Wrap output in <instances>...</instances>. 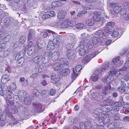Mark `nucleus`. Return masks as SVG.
I'll return each mask as SVG.
<instances>
[{
    "instance_id": "f257e3e1",
    "label": "nucleus",
    "mask_w": 129,
    "mask_h": 129,
    "mask_svg": "<svg viewBox=\"0 0 129 129\" xmlns=\"http://www.w3.org/2000/svg\"><path fill=\"white\" fill-rule=\"evenodd\" d=\"M60 55L59 52L57 51H54L52 53L51 51H49L46 52L43 55L42 59H44L45 60H46L47 62L50 59L53 60H55L57 59Z\"/></svg>"
},
{
    "instance_id": "f03ea898",
    "label": "nucleus",
    "mask_w": 129,
    "mask_h": 129,
    "mask_svg": "<svg viewBox=\"0 0 129 129\" xmlns=\"http://www.w3.org/2000/svg\"><path fill=\"white\" fill-rule=\"evenodd\" d=\"M88 42V40H84L80 42L78 50L80 56L84 55L89 52Z\"/></svg>"
},
{
    "instance_id": "7ed1b4c3",
    "label": "nucleus",
    "mask_w": 129,
    "mask_h": 129,
    "mask_svg": "<svg viewBox=\"0 0 129 129\" xmlns=\"http://www.w3.org/2000/svg\"><path fill=\"white\" fill-rule=\"evenodd\" d=\"M51 67L55 71H59L63 68V66H68V62L64 58H61L59 60L58 63L56 62L52 64Z\"/></svg>"
},
{
    "instance_id": "20e7f679",
    "label": "nucleus",
    "mask_w": 129,
    "mask_h": 129,
    "mask_svg": "<svg viewBox=\"0 0 129 129\" xmlns=\"http://www.w3.org/2000/svg\"><path fill=\"white\" fill-rule=\"evenodd\" d=\"M116 70L114 71L113 70L112 71L109 72L108 76H106L102 79V81L103 82H105L107 84V85H108L109 84L110 85V83L113 79L112 75L116 74Z\"/></svg>"
},
{
    "instance_id": "39448f33",
    "label": "nucleus",
    "mask_w": 129,
    "mask_h": 129,
    "mask_svg": "<svg viewBox=\"0 0 129 129\" xmlns=\"http://www.w3.org/2000/svg\"><path fill=\"white\" fill-rule=\"evenodd\" d=\"M76 24V22L75 21L67 19L62 21L60 24L62 27L67 28L69 26H74Z\"/></svg>"
},
{
    "instance_id": "423d86ee",
    "label": "nucleus",
    "mask_w": 129,
    "mask_h": 129,
    "mask_svg": "<svg viewBox=\"0 0 129 129\" xmlns=\"http://www.w3.org/2000/svg\"><path fill=\"white\" fill-rule=\"evenodd\" d=\"M112 29H109L108 27H106L104 29V31L106 34L109 33L111 34V36L113 37H117L119 35L118 31L117 30H114V28L112 27Z\"/></svg>"
},
{
    "instance_id": "0eeeda50",
    "label": "nucleus",
    "mask_w": 129,
    "mask_h": 129,
    "mask_svg": "<svg viewBox=\"0 0 129 129\" xmlns=\"http://www.w3.org/2000/svg\"><path fill=\"white\" fill-rule=\"evenodd\" d=\"M8 116L11 118L10 120V124L14 125L18 123V121L13 116L12 113L10 112H9L7 113Z\"/></svg>"
},
{
    "instance_id": "6e6552de",
    "label": "nucleus",
    "mask_w": 129,
    "mask_h": 129,
    "mask_svg": "<svg viewBox=\"0 0 129 129\" xmlns=\"http://www.w3.org/2000/svg\"><path fill=\"white\" fill-rule=\"evenodd\" d=\"M50 78L52 82L54 84L60 83V78L58 75L53 74L51 76Z\"/></svg>"
},
{
    "instance_id": "1a4fd4ad",
    "label": "nucleus",
    "mask_w": 129,
    "mask_h": 129,
    "mask_svg": "<svg viewBox=\"0 0 129 129\" xmlns=\"http://www.w3.org/2000/svg\"><path fill=\"white\" fill-rule=\"evenodd\" d=\"M101 114L100 118L103 119L104 124L109 123L110 121V119L108 115L104 113Z\"/></svg>"
},
{
    "instance_id": "9d476101",
    "label": "nucleus",
    "mask_w": 129,
    "mask_h": 129,
    "mask_svg": "<svg viewBox=\"0 0 129 129\" xmlns=\"http://www.w3.org/2000/svg\"><path fill=\"white\" fill-rule=\"evenodd\" d=\"M101 109L106 112H109L113 109V106L112 105H104L102 106Z\"/></svg>"
},
{
    "instance_id": "9b49d317",
    "label": "nucleus",
    "mask_w": 129,
    "mask_h": 129,
    "mask_svg": "<svg viewBox=\"0 0 129 129\" xmlns=\"http://www.w3.org/2000/svg\"><path fill=\"white\" fill-rule=\"evenodd\" d=\"M92 97L96 101H101L103 98V96L98 93H93L92 94Z\"/></svg>"
},
{
    "instance_id": "f8f14e48",
    "label": "nucleus",
    "mask_w": 129,
    "mask_h": 129,
    "mask_svg": "<svg viewBox=\"0 0 129 129\" xmlns=\"http://www.w3.org/2000/svg\"><path fill=\"white\" fill-rule=\"evenodd\" d=\"M120 59L119 57H117L114 58L112 60V63L113 65L115 67H118L121 65V64L122 63L120 62L119 60Z\"/></svg>"
},
{
    "instance_id": "ddd939ff",
    "label": "nucleus",
    "mask_w": 129,
    "mask_h": 129,
    "mask_svg": "<svg viewBox=\"0 0 129 129\" xmlns=\"http://www.w3.org/2000/svg\"><path fill=\"white\" fill-rule=\"evenodd\" d=\"M33 105L34 106L35 110L38 112H40L43 110L41 105L40 103H33Z\"/></svg>"
},
{
    "instance_id": "4468645a",
    "label": "nucleus",
    "mask_w": 129,
    "mask_h": 129,
    "mask_svg": "<svg viewBox=\"0 0 129 129\" xmlns=\"http://www.w3.org/2000/svg\"><path fill=\"white\" fill-rule=\"evenodd\" d=\"M66 14L65 11L61 10L58 12L57 17L59 20H62L64 18Z\"/></svg>"
},
{
    "instance_id": "2eb2a0df",
    "label": "nucleus",
    "mask_w": 129,
    "mask_h": 129,
    "mask_svg": "<svg viewBox=\"0 0 129 129\" xmlns=\"http://www.w3.org/2000/svg\"><path fill=\"white\" fill-rule=\"evenodd\" d=\"M96 34L99 37L101 40H102V38L104 39L106 38V35L102 30H99L96 32Z\"/></svg>"
},
{
    "instance_id": "dca6fc26",
    "label": "nucleus",
    "mask_w": 129,
    "mask_h": 129,
    "mask_svg": "<svg viewBox=\"0 0 129 129\" xmlns=\"http://www.w3.org/2000/svg\"><path fill=\"white\" fill-rule=\"evenodd\" d=\"M70 73V70L69 68H67L65 69L62 70L60 71L59 74L62 76H65L69 74Z\"/></svg>"
},
{
    "instance_id": "f3484780",
    "label": "nucleus",
    "mask_w": 129,
    "mask_h": 129,
    "mask_svg": "<svg viewBox=\"0 0 129 129\" xmlns=\"http://www.w3.org/2000/svg\"><path fill=\"white\" fill-rule=\"evenodd\" d=\"M54 44L59 47L61 44L60 40L57 37H55L53 39L52 42Z\"/></svg>"
},
{
    "instance_id": "a211bd4d",
    "label": "nucleus",
    "mask_w": 129,
    "mask_h": 129,
    "mask_svg": "<svg viewBox=\"0 0 129 129\" xmlns=\"http://www.w3.org/2000/svg\"><path fill=\"white\" fill-rule=\"evenodd\" d=\"M96 119L95 120L96 124L99 126H101L104 124L103 119L99 117H96Z\"/></svg>"
},
{
    "instance_id": "6ab92c4d",
    "label": "nucleus",
    "mask_w": 129,
    "mask_h": 129,
    "mask_svg": "<svg viewBox=\"0 0 129 129\" xmlns=\"http://www.w3.org/2000/svg\"><path fill=\"white\" fill-rule=\"evenodd\" d=\"M36 45L34 44V42L32 41H29L27 44L26 47V49L29 50L31 48H34Z\"/></svg>"
},
{
    "instance_id": "aec40b11",
    "label": "nucleus",
    "mask_w": 129,
    "mask_h": 129,
    "mask_svg": "<svg viewBox=\"0 0 129 129\" xmlns=\"http://www.w3.org/2000/svg\"><path fill=\"white\" fill-rule=\"evenodd\" d=\"M47 48L49 50H52L54 48V44L51 41H49L47 46Z\"/></svg>"
},
{
    "instance_id": "412c9836",
    "label": "nucleus",
    "mask_w": 129,
    "mask_h": 129,
    "mask_svg": "<svg viewBox=\"0 0 129 129\" xmlns=\"http://www.w3.org/2000/svg\"><path fill=\"white\" fill-rule=\"evenodd\" d=\"M9 80L10 79L9 78L8 75L7 74H5L2 78L1 81L3 83H5Z\"/></svg>"
},
{
    "instance_id": "4be33fe9",
    "label": "nucleus",
    "mask_w": 129,
    "mask_h": 129,
    "mask_svg": "<svg viewBox=\"0 0 129 129\" xmlns=\"http://www.w3.org/2000/svg\"><path fill=\"white\" fill-rule=\"evenodd\" d=\"M104 103L105 105H112L113 104L114 102L112 100L108 98L104 101Z\"/></svg>"
},
{
    "instance_id": "5701e85b",
    "label": "nucleus",
    "mask_w": 129,
    "mask_h": 129,
    "mask_svg": "<svg viewBox=\"0 0 129 129\" xmlns=\"http://www.w3.org/2000/svg\"><path fill=\"white\" fill-rule=\"evenodd\" d=\"M87 122H81L79 123L80 129H86L87 126Z\"/></svg>"
},
{
    "instance_id": "b1692460",
    "label": "nucleus",
    "mask_w": 129,
    "mask_h": 129,
    "mask_svg": "<svg viewBox=\"0 0 129 129\" xmlns=\"http://www.w3.org/2000/svg\"><path fill=\"white\" fill-rule=\"evenodd\" d=\"M111 86L109 84L107 85L106 86L103 87L102 89V93L104 95H106L108 92V90L110 89Z\"/></svg>"
},
{
    "instance_id": "393cba45",
    "label": "nucleus",
    "mask_w": 129,
    "mask_h": 129,
    "mask_svg": "<svg viewBox=\"0 0 129 129\" xmlns=\"http://www.w3.org/2000/svg\"><path fill=\"white\" fill-rule=\"evenodd\" d=\"M114 8L113 9V11L116 13H119L121 10V7L120 6H113Z\"/></svg>"
},
{
    "instance_id": "a878e982",
    "label": "nucleus",
    "mask_w": 129,
    "mask_h": 129,
    "mask_svg": "<svg viewBox=\"0 0 129 129\" xmlns=\"http://www.w3.org/2000/svg\"><path fill=\"white\" fill-rule=\"evenodd\" d=\"M100 110V109L99 108H96L94 109L93 111V113L95 114L96 116L95 117H100L101 116L100 114L101 113H103L99 112V111Z\"/></svg>"
},
{
    "instance_id": "bb28decb",
    "label": "nucleus",
    "mask_w": 129,
    "mask_h": 129,
    "mask_svg": "<svg viewBox=\"0 0 129 129\" xmlns=\"http://www.w3.org/2000/svg\"><path fill=\"white\" fill-rule=\"evenodd\" d=\"M24 104L27 105H30L31 103V101L30 99L29 98L26 97H25L24 98Z\"/></svg>"
},
{
    "instance_id": "cd10ccee",
    "label": "nucleus",
    "mask_w": 129,
    "mask_h": 129,
    "mask_svg": "<svg viewBox=\"0 0 129 129\" xmlns=\"http://www.w3.org/2000/svg\"><path fill=\"white\" fill-rule=\"evenodd\" d=\"M102 70L101 68H98L96 69L94 72V75L96 76L99 75L102 73Z\"/></svg>"
},
{
    "instance_id": "c85d7f7f",
    "label": "nucleus",
    "mask_w": 129,
    "mask_h": 129,
    "mask_svg": "<svg viewBox=\"0 0 129 129\" xmlns=\"http://www.w3.org/2000/svg\"><path fill=\"white\" fill-rule=\"evenodd\" d=\"M61 5L60 2L58 1H55L52 3V6L53 7H58L60 6Z\"/></svg>"
},
{
    "instance_id": "c756f323",
    "label": "nucleus",
    "mask_w": 129,
    "mask_h": 129,
    "mask_svg": "<svg viewBox=\"0 0 129 129\" xmlns=\"http://www.w3.org/2000/svg\"><path fill=\"white\" fill-rule=\"evenodd\" d=\"M74 50L71 49L68 50L67 51V55L68 58H69L74 54Z\"/></svg>"
},
{
    "instance_id": "7c9ffc66",
    "label": "nucleus",
    "mask_w": 129,
    "mask_h": 129,
    "mask_svg": "<svg viewBox=\"0 0 129 129\" xmlns=\"http://www.w3.org/2000/svg\"><path fill=\"white\" fill-rule=\"evenodd\" d=\"M37 45L38 49L39 50H41L44 47V45L42 44V41H39V40L37 42Z\"/></svg>"
},
{
    "instance_id": "2f4dec72",
    "label": "nucleus",
    "mask_w": 129,
    "mask_h": 129,
    "mask_svg": "<svg viewBox=\"0 0 129 129\" xmlns=\"http://www.w3.org/2000/svg\"><path fill=\"white\" fill-rule=\"evenodd\" d=\"M81 61L84 64H87L89 62L88 55H86L81 60Z\"/></svg>"
},
{
    "instance_id": "473e14b6",
    "label": "nucleus",
    "mask_w": 129,
    "mask_h": 129,
    "mask_svg": "<svg viewBox=\"0 0 129 129\" xmlns=\"http://www.w3.org/2000/svg\"><path fill=\"white\" fill-rule=\"evenodd\" d=\"M100 39L98 37L96 36L93 37L92 39V41L93 44H96L100 41Z\"/></svg>"
},
{
    "instance_id": "72a5a7b5",
    "label": "nucleus",
    "mask_w": 129,
    "mask_h": 129,
    "mask_svg": "<svg viewBox=\"0 0 129 129\" xmlns=\"http://www.w3.org/2000/svg\"><path fill=\"white\" fill-rule=\"evenodd\" d=\"M127 67H125L124 66V67H123L121 69H119L118 71H117V70L116 69H115L114 70H113L114 71L115 70H116V73H117V74H121L122 72L123 71H125L127 69Z\"/></svg>"
},
{
    "instance_id": "f704fd0d",
    "label": "nucleus",
    "mask_w": 129,
    "mask_h": 129,
    "mask_svg": "<svg viewBox=\"0 0 129 129\" xmlns=\"http://www.w3.org/2000/svg\"><path fill=\"white\" fill-rule=\"evenodd\" d=\"M85 26V24L83 23H77L76 25V28L79 29L82 28Z\"/></svg>"
},
{
    "instance_id": "c9c22d12",
    "label": "nucleus",
    "mask_w": 129,
    "mask_h": 129,
    "mask_svg": "<svg viewBox=\"0 0 129 129\" xmlns=\"http://www.w3.org/2000/svg\"><path fill=\"white\" fill-rule=\"evenodd\" d=\"M101 17L99 14L97 13L93 16V19L96 21H99L101 20Z\"/></svg>"
},
{
    "instance_id": "e433bc0d",
    "label": "nucleus",
    "mask_w": 129,
    "mask_h": 129,
    "mask_svg": "<svg viewBox=\"0 0 129 129\" xmlns=\"http://www.w3.org/2000/svg\"><path fill=\"white\" fill-rule=\"evenodd\" d=\"M6 118V115L2 114L0 116V126L2 125L1 124L2 123L1 121H5Z\"/></svg>"
},
{
    "instance_id": "4c0bfd02",
    "label": "nucleus",
    "mask_w": 129,
    "mask_h": 129,
    "mask_svg": "<svg viewBox=\"0 0 129 129\" xmlns=\"http://www.w3.org/2000/svg\"><path fill=\"white\" fill-rule=\"evenodd\" d=\"M32 93L34 96H37L39 95L40 93L38 89H34Z\"/></svg>"
},
{
    "instance_id": "58836bf2",
    "label": "nucleus",
    "mask_w": 129,
    "mask_h": 129,
    "mask_svg": "<svg viewBox=\"0 0 129 129\" xmlns=\"http://www.w3.org/2000/svg\"><path fill=\"white\" fill-rule=\"evenodd\" d=\"M98 53L97 52H93V53H90L89 55V61L91 60L92 58H93Z\"/></svg>"
},
{
    "instance_id": "ea45409f",
    "label": "nucleus",
    "mask_w": 129,
    "mask_h": 129,
    "mask_svg": "<svg viewBox=\"0 0 129 129\" xmlns=\"http://www.w3.org/2000/svg\"><path fill=\"white\" fill-rule=\"evenodd\" d=\"M115 24V23L114 22L112 21H110L108 22L106 24V25L107 26L106 27H108V28L109 27L108 26H110L111 27V28L110 29H112V27H113L114 26Z\"/></svg>"
},
{
    "instance_id": "a19ab883",
    "label": "nucleus",
    "mask_w": 129,
    "mask_h": 129,
    "mask_svg": "<svg viewBox=\"0 0 129 129\" xmlns=\"http://www.w3.org/2000/svg\"><path fill=\"white\" fill-rule=\"evenodd\" d=\"M109 64L108 62H106L103 64L102 67L103 70H105L109 67Z\"/></svg>"
},
{
    "instance_id": "79ce46f5",
    "label": "nucleus",
    "mask_w": 129,
    "mask_h": 129,
    "mask_svg": "<svg viewBox=\"0 0 129 129\" xmlns=\"http://www.w3.org/2000/svg\"><path fill=\"white\" fill-rule=\"evenodd\" d=\"M87 12L85 10H82L79 12L77 15V16L78 17H79L83 14H84L87 13Z\"/></svg>"
},
{
    "instance_id": "37998d69",
    "label": "nucleus",
    "mask_w": 129,
    "mask_h": 129,
    "mask_svg": "<svg viewBox=\"0 0 129 129\" xmlns=\"http://www.w3.org/2000/svg\"><path fill=\"white\" fill-rule=\"evenodd\" d=\"M26 38L23 36H21L19 39V42L21 44H23L25 41Z\"/></svg>"
},
{
    "instance_id": "c03bdc74",
    "label": "nucleus",
    "mask_w": 129,
    "mask_h": 129,
    "mask_svg": "<svg viewBox=\"0 0 129 129\" xmlns=\"http://www.w3.org/2000/svg\"><path fill=\"white\" fill-rule=\"evenodd\" d=\"M56 93L55 90L53 88L51 89L49 92V94L50 95L54 96L55 95Z\"/></svg>"
},
{
    "instance_id": "a18cd8bd",
    "label": "nucleus",
    "mask_w": 129,
    "mask_h": 129,
    "mask_svg": "<svg viewBox=\"0 0 129 129\" xmlns=\"http://www.w3.org/2000/svg\"><path fill=\"white\" fill-rule=\"evenodd\" d=\"M33 60L34 63H37L40 61V57L39 56H36L33 58Z\"/></svg>"
},
{
    "instance_id": "49530a36",
    "label": "nucleus",
    "mask_w": 129,
    "mask_h": 129,
    "mask_svg": "<svg viewBox=\"0 0 129 129\" xmlns=\"http://www.w3.org/2000/svg\"><path fill=\"white\" fill-rule=\"evenodd\" d=\"M82 66L81 65L77 66L75 68V70L76 72H78L81 69Z\"/></svg>"
},
{
    "instance_id": "de8ad7c7",
    "label": "nucleus",
    "mask_w": 129,
    "mask_h": 129,
    "mask_svg": "<svg viewBox=\"0 0 129 129\" xmlns=\"http://www.w3.org/2000/svg\"><path fill=\"white\" fill-rule=\"evenodd\" d=\"M113 118L115 120L119 119L120 118V116L119 114L118 113L115 114L113 116Z\"/></svg>"
},
{
    "instance_id": "09e8293b",
    "label": "nucleus",
    "mask_w": 129,
    "mask_h": 129,
    "mask_svg": "<svg viewBox=\"0 0 129 129\" xmlns=\"http://www.w3.org/2000/svg\"><path fill=\"white\" fill-rule=\"evenodd\" d=\"M28 34L32 35H35V31L33 29H30L28 30Z\"/></svg>"
},
{
    "instance_id": "8fccbe9b",
    "label": "nucleus",
    "mask_w": 129,
    "mask_h": 129,
    "mask_svg": "<svg viewBox=\"0 0 129 129\" xmlns=\"http://www.w3.org/2000/svg\"><path fill=\"white\" fill-rule=\"evenodd\" d=\"M98 78V77L97 76H93L92 75L90 78V79L92 81H96Z\"/></svg>"
},
{
    "instance_id": "3c124183",
    "label": "nucleus",
    "mask_w": 129,
    "mask_h": 129,
    "mask_svg": "<svg viewBox=\"0 0 129 129\" xmlns=\"http://www.w3.org/2000/svg\"><path fill=\"white\" fill-rule=\"evenodd\" d=\"M117 90L118 91H119L121 93H123L124 91V87H119L117 89Z\"/></svg>"
},
{
    "instance_id": "603ef678",
    "label": "nucleus",
    "mask_w": 129,
    "mask_h": 129,
    "mask_svg": "<svg viewBox=\"0 0 129 129\" xmlns=\"http://www.w3.org/2000/svg\"><path fill=\"white\" fill-rule=\"evenodd\" d=\"M42 18L43 19H46L50 18L49 15L48 14H43L42 16Z\"/></svg>"
},
{
    "instance_id": "864d4df0",
    "label": "nucleus",
    "mask_w": 129,
    "mask_h": 129,
    "mask_svg": "<svg viewBox=\"0 0 129 129\" xmlns=\"http://www.w3.org/2000/svg\"><path fill=\"white\" fill-rule=\"evenodd\" d=\"M49 15L50 17H53L55 15V13L53 11H50L48 14Z\"/></svg>"
},
{
    "instance_id": "5fc2aeb1",
    "label": "nucleus",
    "mask_w": 129,
    "mask_h": 129,
    "mask_svg": "<svg viewBox=\"0 0 129 129\" xmlns=\"http://www.w3.org/2000/svg\"><path fill=\"white\" fill-rule=\"evenodd\" d=\"M73 73L72 74V78H76L78 74L75 72L74 69L73 70Z\"/></svg>"
},
{
    "instance_id": "6e6d98bb",
    "label": "nucleus",
    "mask_w": 129,
    "mask_h": 129,
    "mask_svg": "<svg viewBox=\"0 0 129 129\" xmlns=\"http://www.w3.org/2000/svg\"><path fill=\"white\" fill-rule=\"evenodd\" d=\"M124 79L126 81H127L129 80V74L125 75L123 77Z\"/></svg>"
},
{
    "instance_id": "4d7b16f0",
    "label": "nucleus",
    "mask_w": 129,
    "mask_h": 129,
    "mask_svg": "<svg viewBox=\"0 0 129 129\" xmlns=\"http://www.w3.org/2000/svg\"><path fill=\"white\" fill-rule=\"evenodd\" d=\"M5 35V33L2 31H0V39L4 38Z\"/></svg>"
},
{
    "instance_id": "13d9d810",
    "label": "nucleus",
    "mask_w": 129,
    "mask_h": 129,
    "mask_svg": "<svg viewBox=\"0 0 129 129\" xmlns=\"http://www.w3.org/2000/svg\"><path fill=\"white\" fill-rule=\"evenodd\" d=\"M113 110L116 111H118L119 110V109L118 106H115L113 107Z\"/></svg>"
},
{
    "instance_id": "bf43d9fd",
    "label": "nucleus",
    "mask_w": 129,
    "mask_h": 129,
    "mask_svg": "<svg viewBox=\"0 0 129 129\" xmlns=\"http://www.w3.org/2000/svg\"><path fill=\"white\" fill-rule=\"evenodd\" d=\"M38 74L37 73L33 74L31 76V77L34 78H36L38 76Z\"/></svg>"
},
{
    "instance_id": "052dcab7",
    "label": "nucleus",
    "mask_w": 129,
    "mask_h": 129,
    "mask_svg": "<svg viewBox=\"0 0 129 129\" xmlns=\"http://www.w3.org/2000/svg\"><path fill=\"white\" fill-rule=\"evenodd\" d=\"M89 26H92L94 23V21L92 19H89Z\"/></svg>"
},
{
    "instance_id": "680f3d73",
    "label": "nucleus",
    "mask_w": 129,
    "mask_h": 129,
    "mask_svg": "<svg viewBox=\"0 0 129 129\" xmlns=\"http://www.w3.org/2000/svg\"><path fill=\"white\" fill-rule=\"evenodd\" d=\"M123 121H129V117L127 116L123 118Z\"/></svg>"
},
{
    "instance_id": "e2e57ef3",
    "label": "nucleus",
    "mask_w": 129,
    "mask_h": 129,
    "mask_svg": "<svg viewBox=\"0 0 129 129\" xmlns=\"http://www.w3.org/2000/svg\"><path fill=\"white\" fill-rule=\"evenodd\" d=\"M124 66L127 67V68H129V60L126 61L125 63Z\"/></svg>"
},
{
    "instance_id": "0e129e2a",
    "label": "nucleus",
    "mask_w": 129,
    "mask_h": 129,
    "mask_svg": "<svg viewBox=\"0 0 129 129\" xmlns=\"http://www.w3.org/2000/svg\"><path fill=\"white\" fill-rule=\"evenodd\" d=\"M112 41V40H108L106 41L105 44L106 45H108L109 44L111 43Z\"/></svg>"
},
{
    "instance_id": "69168bd1",
    "label": "nucleus",
    "mask_w": 129,
    "mask_h": 129,
    "mask_svg": "<svg viewBox=\"0 0 129 129\" xmlns=\"http://www.w3.org/2000/svg\"><path fill=\"white\" fill-rule=\"evenodd\" d=\"M6 102L7 103H8L9 104H11V103L12 102V101H10L9 100L8 97H7L6 98Z\"/></svg>"
},
{
    "instance_id": "338daca9",
    "label": "nucleus",
    "mask_w": 129,
    "mask_h": 129,
    "mask_svg": "<svg viewBox=\"0 0 129 129\" xmlns=\"http://www.w3.org/2000/svg\"><path fill=\"white\" fill-rule=\"evenodd\" d=\"M129 5V3L127 2H126L123 3V5L124 8L127 7Z\"/></svg>"
},
{
    "instance_id": "774afa93",
    "label": "nucleus",
    "mask_w": 129,
    "mask_h": 129,
    "mask_svg": "<svg viewBox=\"0 0 129 129\" xmlns=\"http://www.w3.org/2000/svg\"><path fill=\"white\" fill-rule=\"evenodd\" d=\"M32 38V35L28 34L27 35V39L28 41L31 40Z\"/></svg>"
}]
</instances>
